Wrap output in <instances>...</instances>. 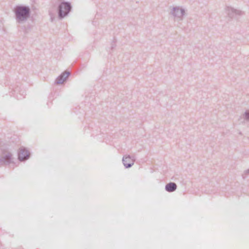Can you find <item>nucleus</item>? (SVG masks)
Here are the masks:
<instances>
[{"instance_id": "1", "label": "nucleus", "mask_w": 249, "mask_h": 249, "mask_svg": "<svg viewBox=\"0 0 249 249\" xmlns=\"http://www.w3.org/2000/svg\"><path fill=\"white\" fill-rule=\"evenodd\" d=\"M15 19L17 22L21 23L26 21L30 17L31 10L29 6L16 5L13 10Z\"/></svg>"}, {"instance_id": "2", "label": "nucleus", "mask_w": 249, "mask_h": 249, "mask_svg": "<svg viewBox=\"0 0 249 249\" xmlns=\"http://www.w3.org/2000/svg\"><path fill=\"white\" fill-rule=\"evenodd\" d=\"M12 155L9 151L7 145L0 146V165L4 166L12 162Z\"/></svg>"}, {"instance_id": "3", "label": "nucleus", "mask_w": 249, "mask_h": 249, "mask_svg": "<svg viewBox=\"0 0 249 249\" xmlns=\"http://www.w3.org/2000/svg\"><path fill=\"white\" fill-rule=\"evenodd\" d=\"M72 9L71 3L68 1H62L58 5L57 14L59 19H62L67 16Z\"/></svg>"}, {"instance_id": "4", "label": "nucleus", "mask_w": 249, "mask_h": 249, "mask_svg": "<svg viewBox=\"0 0 249 249\" xmlns=\"http://www.w3.org/2000/svg\"><path fill=\"white\" fill-rule=\"evenodd\" d=\"M185 13L184 9L180 8L179 6L173 7L170 12V14L174 17V18L179 20L183 19Z\"/></svg>"}, {"instance_id": "5", "label": "nucleus", "mask_w": 249, "mask_h": 249, "mask_svg": "<svg viewBox=\"0 0 249 249\" xmlns=\"http://www.w3.org/2000/svg\"><path fill=\"white\" fill-rule=\"evenodd\" d=\"M226 10L228 17L231 18H236L237 16H242L244 14V12L242 11L230 6H227L226 8Z\"/></svg>"}, {"instance_id": "6", "label": "nucleus", "mask_w": 249, "mask_h": 249, "mask_svg": "<svg viewBox=\"0 0 249 249\" xmlns=\"http://www.w3.org/2000/svg\"><path fill=\"white\" fill-rule=\"evenodd\" d=\"M30 152L25 148H21L18 152V159L22 161L27 160L30 158Z\"/></svg>"}, {"instance_id": "7", "label": "nucleus", "mask_w": 249, "mask_h": 249, "mask_svg": "<svg viewBox=\"0 0 249 249\" xmlns=\"http://www.w3.org/2000/svg\"><path fill=\"white\" fill-rule=\"evenodd\" d=\"M71 75V72L65 71L59 75L55 80V84H61Z\"/></svg>"}, {"instance_id": "8", "label": "nucleus", "mask_w": 249, "mask_h": 249, "mask_svg": "<svg viewBox=\"0 0 249 249\" xmlns=\"http://www.w3.org/2000/svg\"><path fill=\"white\" fill-rule=\"evenodd\" d=\"M122 161L126 168L131 167L134 163V161L129 155L125 156L123 158Z\"/></svg>"}, {"instance_id": "9", "label": "nucleus", "mask_w": 249, "mask_h": 249, "mask_svg": "<svg viewBox=\"0 0 249 249\" xmlns=\"http://www.w3.org/2000/svg\"><path fill=\"white\" fill-rule=\"evenodd\" d=\"M177 189V185L175 182H170L166 184L165 190L169 193L175 191Z\"/></svg>"}, {"instance_id": "10", "label": "nucleus", "mask_w": 249, "mask_h": 249, "mask_svg": "<svg viewBox=\"0 0 249 249\" xmlns=\"http://www.w3.org/2000/svg\"><path fill=\"white\" fill-rule=\"evenodd\" d=\"M18 91V88H15V89H14L13 92L12 93V95L14 96L16 98H17L18 99H21L22 98V95H21L20 96H19L18 95H16L15 93Z\"/></svg>"}, {"instance_id": "11", "label": "nucleus", "mask_w": 249, "mask_h": 249, "mask_svg": "<svg viewBox=\"0 0 249 249\" xmlns=\"http://www.w3.org/2000/svg\"><path fill=\"white\" fill-rule=\"evenodd\" d=\"M243 116L245 120L247 121H249V110L246 111Z\"/></svg>"}, {"instance_id": "12", "label": "nucleus", "mask_w": 249, "mask_h": 249, "mask_svg": "<svg viewBox=\"0 0 249 249\" xmlns=\"http://www.w3.org/2000/svg\"><path fill=\"white\" fill-rule=\"evenodd\" d=\"M116 39L114 38L111 43V46H110L111 50H113L116 47Z\"/></svg>"}, {"instance_id": "13", "label": "nucleus", "mask_w": 249, "mask_h": 249, "mask_svg": "<svg viewBox=\"0 0 249 249\" xmlns=\"http://www.w3.org/2000/svg\"><path fill=\"white\" fill-rule=\"evenodd\" d=\"M249 175V169L245 170L244 172V174L242 175L243 178H245L247 176Z\"/></svg>"}, {"instance_id": "14", "label": "nucleus", "mask_w": 249, "mask_h": 249, "mask_svg": "<svg viewBox=\"0 0 249 249\" xmlns=\"http://www.w3.org/2000/svg\"><path fill=\"white\" fill-rule=\"evenodd\" d=\"M50 17H51V21L52 22H53L55 18L53 16V14H51V13H50Z\"/></svg>"}]
</instances>
